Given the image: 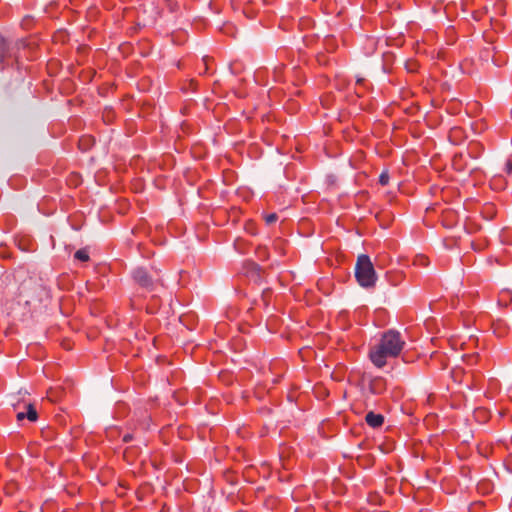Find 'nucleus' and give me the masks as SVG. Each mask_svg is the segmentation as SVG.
I'll use <instances>...</instances> for the list:
<instances>
[{
	"label": "nucleus",
	"instance_id": "1",
	"mask_svg": "<svg viewBox=\"0 0 512 512\" xmlns=\"http://www.w3.org/2000/svg\"><path fill=\"white\" fill-rule=\"evenodd\" d=\"M404 345L405 341L398 331L388 330L383 333L379 344L370 350L369 358L377 368H382L388 357H397L401 353Z\"/></svg>",
	"mask_w": 512,
	"mask_h": 512
},
{
	"label": "nucleus",
	"instance_id": "2",
	"mask_svg": "<svg viewBox=\"0 0 512 512\" xmlns=\"http://www.w3.org/2000/svg\"><path fill=\"white\" fill-rule=\"evenodd\" d=\"M27 43L23 39L8 41L0 37V70L12 66L21 57L20 51L25 50Z\"/></svg>",
	"mask_w": 512,
	"mask_h": 512
},
{
	"label": "nucleus",
	"instance_id": "3",
	"mask_svg": "<svg viewBox=\"0 0 512 512\" xmlns=\"http://www.w3.org/2000/svg\"><path fill=\"white\" fill-rule=\"evenodd\" d=\"M355 277L360 286L369 288L375 286L377 276L368 255L358 256L355 266Z\"/></svg>",
	"mask_w": 512,
	"mask_h": 512
},
{
	"label": "nucleus",
	"instance_id": "4",
	"mask_svg": "<svg viewBox=\"0 0 512 512\" xmlns=\"http://www.w3.org/2000/svg\"><path fill=\"white\" fill-rule=\"evenodd\" d=\"M132 278L135 284L146 292H152L160 282L159 279H154L146 269L138 267L133 270Z\"/></svg>",
	"mask_w": 512,
	"mask_h": 512
},
{
	"label": "nucleus",
	"instance_id": "5",
	"mask_svg": "<svg viewBox=\"0 0 512 512\" xmlns=\"http://www.w3.org/2000/svg\"><path fill=\"white\" fill-rule=\"evenodd\" d=\"M31 290L33 292V296L30 298V300H27V303L43 302L49 297L48 290L40 283L35 282L31 287Z\"/></svg>",
	"mask_w": 512,
	"mask_h": 512
},
{
	"label": "nucleus",
	"instance_id": "6",
	"mask_svg": "<svg viewBox=\"0 0 512 512\" xmlns=\"http://www.w3.org/2000/svg\"><path fill=\"white\" fill-rule=\"evenodd\" d=\"M386 380L382 377H374L369 382V391L374 395H381L386 391Z\"/></svg>",
	"mask_w": 512,
	"mask_h": 512
},
{
	"label": "nucleus",
	"instance_id": "7",
	"mask_svg": "<svg viewBox=\"0 0 512 512\" xmlns=\"http://www.w3.org/2000/svg\"><path fill=\"white\" fill-rule=\"evenodd\" d=\"M365 420L370 427L378 428L384 423V416L370 411L366 414Z\"/></svg>",
	"mask_w": 512,
	"mask_h": 512
},
{
	"label": "nucleus",
	"instance_id": "8",
	"mask_svg": "<svg viewBox=\"0 0 512 512\" xmlns=\"http://www.w3.org/2000/svg\"><path fill=\"white\" fill-rule=\"evenodd\" d=\"M508 181L503 177V175H495L490 180V187L493 190L500 191L506 188Z\"/></svg>",
	"mask_w": 512,
	"mask_h": 512
},
{
	"label": "nucleus",
	"instance_id": "9",
	"mask_svg": "<svg viewBox=\"0 0 512 512\" xmlns=\"http://www.w3.org/2000/svg\"><path fill=\"white\" fill-rule=\"evenodd\" d=\"M246 273L255 282L259 281L260 278H261V276H260V267L256 263H254V262L247 263V265H246Z\"/></svg>",
	"mask_w": 512,
	"mask_h": 512
},
{
	"label": "nucleus",
	"instance_id": "10",
	"mask_svg": "<svg viewBox=\"0 0 512 512\" xmlns=\"http://www.w3.org/2000/svg\"><path fill=\"white\" fill-rule=\"evenodd\" d=\"M37 411L36 409L34 408V406L32 404H28L27 405V412L24 413V412H20L17 414V419L18 420H22L24 418H27L28 420L30 421H36L37 420Z\"/></svg>",
	"mask_w": 512,
	"mask_h": 512
},
{
	"label": "nucleus",
	"instance_id": "11",
	"mask_svg": "<svg viewBox=\"0 0 512 512\" xmlns=\"http://www.w3.org/2000/svg\"><path fill=\"white\" fill-rule=\"evenodd\" d=\"M413 265L418 267H427L429 265V259L422 254L416 255L413 259Z\"/></svg>",
	"mask_w": 512,
	"mask_h": 512
},
{
	"label": "nucleus",
	"instance_id": "12",
	"mask_svg": "<svg viewBox=\"0 0 512 512\" xmlns=\"http://www.w3.org/2000/svg\"><path fill=\"white\" fill-rule=\"evenodd\" d=\"M75 259L80 260L82 262H86L89 260V253L86 249H79L74 254Z\"/></svg>",
	"mask_w": 512,
	"mask_h": 512
},
{
	"label": "nucleus",
	"instance_id": "13",
	"mask_svg": "<svg viewBox=\"0 0 512 512\" xmlns=\"http://www.w3.org/2000/svg\"><path fill=\"white\" fill-rule=\"evenodd\" d=\"M504 172L507 175V177L509 178V180L512 181V160L511 159H508L506 161L505 166H504Z\"/></svg>",
	"mask_w": 512,
	"mask_h": 512
},
{
	"label": "nucleus",
	"instance_id": "14",
	"mask_svg": "<svg viewBox=\"0 0 512 512\" xmlns=\"http://www.w3.org/2000/svg\"><path fill=\"white\" fill-rule=\"evenodd\" d=\"M389 174L387 171H383L379 176V183L382 186H386L389 183Z\"/></svg>",
	"mask_w": 512,
	"mask_h": 512
},
{
	"label": "nucleus",
	"instance_id": "15",
	"mask_svg": "<svg viewBox=\"0 0 512 512\" xmlns=\"http://www.w3.org/2000/svg\"><path fill=\"white\" fill-rule=\"evenodd\" d=\"M278 219V216L275 214V213H272V214H268L266 217H265V221L267 224H273L274 222H276Z\"/></svg>",
	"mask_w": 512,
	"mask_h": 512
},
{
	"label": "nucleus",
	"instance_id": "16",
	"mask_svg": "<svg viewBox=\"0 0 512 512\" xmlns=\"http://www.w3.org/2000/svg\"><path fill=\"white\" fill-rule=\"evenodd\" d=\"M132 439H133L132 434H129V433H128V434H125V435L123 436V442H125V443L130 442Z\"/></svg>",
	"mask_w": 512,
	"mask_h": 512
},
{
	"label": "nucleus",
	"instance_id": "17",
	"mask_svg": "<svg viewBox=\"0 0 512 512\" xmlns=\"http://www.w3.org/2000/svg\"><path fill=\"white\" fill-rule=\"evenodd\" d=\"M366 80L364 78H358L356 83L358 86L364 85Z\"/></svg>",
	"mask_w": 512,
	"mask_h": 512
},
{
	"label": "nucleus",
	"instance_id": "18",
	"mask_svg": "<svg viewBox=\"0 0 512 512\" xmlns=\"http://www.w3.org/2000/svg\"><path fill=\"white\" fill-rule=\"evenodd\" d=\"M86 139H81L80 140V145H82V143L85 141Z\"/></svg>",
	"mask_w": 512,
	"mask_h": 512
}]
</instances>
